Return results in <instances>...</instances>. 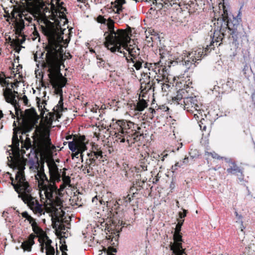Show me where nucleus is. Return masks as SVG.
<instances>
[{
  "instance_id": "nucleus-1",
  "label": "nucleus",
  "mask_w": 255,
  "mask_h": 255,
  "mask_svg": "<svg viewBox=\"0 0 255 255\" xmlns=\"http://www.w3.org/2000/svg\"><path fill=\"white\" fill-rule=\"evenodd\" d=\"M56 94L60 96V99L58 104L52 109V111L48 112L45 117V122L46 126H41L38 127V118H36L35 113L31 110H26L24 115L22 116V126L21 128H13V134L12 138L13 146H10L9 156L7 157L8 165L17 170L15 179L11 177V185L15 191L18 194V197L29 207L35 214L38 216L44 214L43 205L40 204L36 199L32 196V188L26 180L24 174V169L26 164V159L21 157L19 149V139L18 133L25 134L30 131L36 126L35 130L31 136L33 140L26 135L24 141H21L22 148L28 149L33 147L39 151L47 150L50 148L51 145L49 137V127L51 126L53 121L60 118L62 112L64 110L62 99V90L54 89Z\"/></svg>"
},
{
  "instance_id": "nucleus-2",
  "label": "nucleus",
  "mask_w": 255,
  "mask_h": 255,
  "mask_svg": "<svg viewBox=\"0 0 255 255\" xmlns=\"http://www.w3.org/2000/svg\"><path fill=\"white\" fill-rule=\"evenodd\" d=\"M219 7L221 10V16L218 17L214 23V31L210 36V39H212L210 44L207 45L205 49L198 47L190 52L186 51L183 52L181 60L183 65L186 68L185 71L195 67V63L197 61L201 60L203 55H206L209 50H211L214 49V47L212 46H214V44L216 46L221 45L227 29H229L231 31L230 34L232 35L234 40H238L239 37L238 28H240V26L238 24H234L233 28L231 27L228 22V10L225 5L224 0H223V3H219Z\"/></svg>"
},
{
  "instance_id": "nucleus-3",
  "label": "nucleus",
  "mask_w": 255,
  "mask_h": 255,
  "mask_svg": "<svg viewBox=\"0 0 255 255\" xmlns=\"http://www.w3.org/2000/svg\"><path fill=\"white\" fill-rule=\"evenodd\" d=\"M49 170L50 178L48 179L44 172V161L39 160L38 157L35 156L34 159H30L28 161V166L30 170L35 173V177L38 181V186L40 191L41 199H44L42 196H44L45 199L49 200L50 206L48 209L49 211L53 212V204L57 203L58 207L59 206L60 202L57 197L58 193L56 182L61 180V169H59L57 165L52 159H49L46 161ZM59 209V207H58Z\"/></svg>"
},
{
  "instance_id": "nucleus-4",
  "label": "nucleus",
  "mask_w": 255,
  "mask_h": 255,
  "mask_svg": "<svg viewBox=\"0 0 255 255\" xmlns=\"http://www.w3.org/2000/svg\"><path fill=\"white\" fill-rule=\"evenodd\" d=\"M108 26L111 34L107 38L106 47L112 52L123 53L127 62L132 63L136 70H139L142 67L143 61L139 56L140 50L137 46L129 44L130 30L118 29L114 31L112 21H110Z\"/></svg>"
},
{
  "instance_id": "nucleus-5",
  "label": "nucleus",
  "mask_w": 255,
  "mask_h": 255,
  "mask_svg": "<svg viewBox=\"0 0 255 255\" xmlns=\"http://www.w3.org/2000/svg\"><path fill=\"white\" fill-rule=\"evenodd\" d=\"M62 180L63 182V184L61 185L59 189H58L57 187L56 186L58 192L57 197L59 198L60 202L59 206L58 207H59V209L58 208V204H57V203H55V204H53V206L54 208V210L55 212H51L49 211L48 207L49 206H50V202L47 199H46L47 201V204L45 207L47 212L51 213V220L53 224V228H55L56 229H58L59 230L62 229V222L64 220L63 216L64 214V211L61 209L62 206V201L60 197V191H62L65 188L66 186L69 185L70 183V178L69 176H66V173L65 171L62 172Z\"/></svg>"
},
{
  "instance_id": "nucleus-6",
  "label": "nucleus",
  "mask_w": 255,
  "mask_h": 255,
  "mask_svg": "<svg viewBox=\"0 0 255 255\" xmlns=\"http://www.w3.org/2000/svg\"><path fill=\"white\" fill-rule=\"evenodd\" d=\"M131 125H133V123L127 122L124 120H119L113 125L115 129L114 136L115 140L117 142H124L127 141L129 143V138L131 136L134 139L135 137L138 136L137 132L133 133H130V128Z\"/></svg>"
},
{
  "instance_id": "nucleus-7",
  "label": "nucleus",
  "mask_w": 255,
  "mask_h": 255,
  "mask_svg": "<svg viewBox=\"0 0 255 255\" xmlns=\"http://www.w3.org/2000/svg\"><path fill=\"white\" fill-rule=\"evenodd\" d=\"M9 84L8 81L6 80L5 75L2 73H0V85L3 88L2 89V95L7 103H10L14 106L16 114L18 115V104L16 99L17 97V92L12 90L13 85H14V83L11 84V88L8 87Z\"/></svg>"
},
{
  "instance_id": "nucleus-8",
  "label": "nucleus",
  "mask_w": 255,
  "mask_h": 255,
  "mask_svg": "<svg viewBox=\"0 0 255 255\" xmlns=\"http://www.w3.org/2000/svg\"><path fill=\"white\" fill-rule=\"evenodd\" d=\"M33 14L27 9L19 10L15 16V14H13L14 27L16 34L19 36L22 35V31L25 26L24 20L30 23L33 19Z\"/></svg>"
},
{
  "instance_id": "nucleus-9",
  "label": "nucleus",
  "mask_w": 255,
  "mask_h": 255,
  "mask_svg": "<svg viewBox=\"0 0 255 255\" xmlns=\"http://www.w3.org/2000/svg\"><path fill=\"white\" fill-rule=\"evenodd\" d=\"M183 221L179 222L177 224L173 235L174 243L170 244V249L175 255H186L182 247V236L180 234Z\"/></svg>"
},
{
  "instance_id": "nucleus-10",
  "label": "nucleus",
  "mask_w": 255,
  "mask_h": 255,
  "mask_svg": "<svg viewBox=\"0 0 255 255\" xmlns=\"http://www.w3.org/2000/svg\"><path fill=\"white\" fill-rule=\"evenodd\" d=\"M202 105L198 101L196 96L187 97L183 101L182 107L184 110L194 115L195 119H199V115L201 114V107Z\"/></svg>"
},
{
  "instance_id": "nucleus-11",
  "label": "nucleus",
  "mask_w": 255,
  "mask_h": 255,
  "mask_svg": "<svg viewBox=\"0 0 255 255\" xmlns=\"http://www.w3.org/2000/svg\"><path fill=\"white\" fill-rule=\"evenodd\" d=\"M144 68H147L149 72V76L151 77H159V75L165 77L164 74V71L165 68H163L160 65V62L154 63H147L144 64Z\"/></svg>"
},
{
  "instance_id": "nucleus-12",
  "label": "nucleus",
  "mask_w": 255,
  "mask_h": 255,
  "mask_svg": "<svg viewBox=\"0 0 255 255\" xmlns=\"http://www.w3.org/2000/svg\"><path fill=\"white\" fill-rule=\"evenodd\" d=\"M99 200L101 204L106 205L107 207H113V205H116V201L112 198L111 192H106L103 194L102 196L100 195H96L92 199V202L96 203Z\"/></svg>"
},
{
  "instance_id": "nucleus-13",
  "label": "nucleus",
  "mask_w": 255,
  "mask_h": 255,
  "mask_svg": "<svg viewBox=\"0 0 255 255\" xmlns=\"http://www.w3.org/2000/svg\"><path fill=\"white\" fill-rule=\"evenodd\" d=\"M187 91L185 89H180L177 91L176 95L172 97V101L174 104L181 105L182 107L183 101L187 97Z\"/></svg>"
},
{
  "instance_id": "nucleus-14",
  "label": "nucleus",
  "mask_w": 255,
  "mask_h": 255,
  "mask_svg": "<svg viewBox=\"0 0 255 255\" xmlns=\"http://www.w3.org/2000/svg\"><path fill=\"white\" fill-rule=\"evenodd\" d=\"M69 149L74 152L77 150H86L87 147L85 143L82 141H70L68 143Z\"/></svg>"
},
{
  "instance_id": "nucleus-15",
  "label": "nucleus",
  "mask_w": 255,
  "mask_h": 255,
  "mask_svg": "<svg viewBox=\"0 0 255 255\" xmlns=\"http://www.w3.org/2000/svg\"><path fill=\"white\" fill-rule=\"evenodd\" d=\"M35 237V235L31 234L29 236L28 239L21 244V247L24 251H31V247L34 244V239Z\"/></svg>"
},
{
  "instance_id": "nucleus-16",
  "label": "nucleus",
  "mask_w": 255,
  "mask_h": 255,
  "mask_svg": "<svg viewBox=\"0 0 255 255\" xmlns=\"http://www.w3.org/2000/svg\"><path fill=\"white\" fill-rule=\"evenodd\" d=\"M42 243H44V244L45 246L46 255H54L55 250L54 248L51 245L52 243L51 240L49 239L48 237L46 236L44 239H43ZM58 254L59 252L57 251L56 255H58Z\"/></svg>"
},
{
  "instance_id": "nucleus-17",
  "label": "nucleus",
  "mask_w": 255,
  "mask_h": 255,
  "mask_svg": "<svg viewBox=\"0 0 255 255\" xmlns=\"http://www.w3.org/2000/svg\"><path fill=\"white\" fill-rule=\"evenodd\" d=\"M97 20L98 22L103 23V24H106L108 26V28L109 29V32H105V34H104L106 36V37H105L106 41L105 42V46H106V44L107 43V38L111 34V30H110V29L109 28L108 24H109V22H110V21H112L113 22V25L114 26L115 22H114V20H112L111 18H109L108 20H107L106 18H105L104 17V16H102V15H99V16H98ZM114 30L115 31L114 29Z\"/></svg>"
},
{
  "instance_id": "nucleus-18",
  "label": "nucleus",
  "mask_w": 255,
  "mask_h": 255,
  "mask_svg": "<svg viewBox=\"0 0 255 255\" xmlns=\"http://www.w3.org/2000/svg\"><path fill=\"white\" fill-rule=\"evenodd\" d=\"M97 20L98 22L103 23V24H106L108 26V28L109 29V32H105V34H104L106 36V37H105L106 41L105 42V46H106V44L107 43V38L111 34V30H110V29L109 28L108 24H109V22H110V21H112L113 22V25L114 26L115 22H114V20H112L111 18H109L108 20H107L106 18H105L104 17V16H102V15H99V16H98ZM114 30L115 31L114 29Z\"/></svg>"
},
{
  "instance_id": "nucleus-19",
  "label": "nucleus",
  "mask_w": 255,
  "mask_h": 255,
  "mask_svg": "<svg viewBox=\"0 0 255 255\" xmlns=\"http://www.w3.org/2000/svg\"><path fill=\"white\" fill-rule=\"evenodd\" d=\"M162 79H159L157 78L156 81L157 82V84L161 87V90L163 92H167L169 89L171 87L172 85L171 83H169L168 79H165L164 76H162Z\"/></svg>"
},
{
  "instance_id": "nucleus-20",
  "label": "nucleus",
  "mask_w": 255,
  "mask_h": 255,
  "mask_svg": "<svg viewBox=\"0 0 255 255\" xmlns=\"http://www.w3.org/2000/svg\"><path fill=\"white\" fill-rule=\"evenodd\" d=\"M94 153H88V156L89 157V162L90 163H89V165L95 166L96 164V159H94V157L93 156H96V158L98 159L99 160H102V158L103 157V155H101V153L100 151H95Z\"/></svg>"
},
{
  "instance_id": "nucleus-21",
  "label": "nucleus",
  "mask_w": 255,
  "mask_h": 255,
  "mask_svg": "<svg viewBox=\"0 0 255 255\" xmlns=\"http://www.w3.org/2000/svg\"><path fill=\"white\" fill-rule=\"evenodd\" d=\"M147 106V102L143 99H139L136 104L133 105V108L135 111H142Z\"/></svg>"
},
{
  "instance_id": "nucleus-22",
  "label": "nucleus",
  "mask_w": 255,
  "mask_h": 255,
  "mask_svg": "<svg viewBox=\"0 0 255 255\" xmlns=\"http://www.w3.org/2000/svg\"><path fill=\"white\" fill-rule=\"evenodd\" d=\"M234 84L233 80L230 78L228 79L226 84L222 85L224 92H229L231 91L233 89Z\"/></svg>"
},
{
  "instance_id": "nucleus-23",
  "label": "nucleus",
  "mask_w": 255,
  "mask_h": 255,
  "mask_svg": "<svg viewBox=\"0 0 255 255\" xmlns=\"http://www.w3.org/2000/svg\"><path fill=\"white\" fill-rule=\"evenodd\" d=\"M130 201L131 197L129 195H128L127 196L122 197L118 201H116V203L117 205H124L126 206Z\"/></svg>"
},
{
  "instance_id": "nucleus-24",
  "label": "nucleus",
  "mask_w": 255,
  "mask_h": 255,
  "mask_svg": "<svg viewBox=\"0 0 255 255\" xmlns=\"http://www.w3.org/2000/svg\"><path fill=\"white\" fill-rule=\"evenodd\" d=\"M126 3L125 0H116L114 7L117 8V13H120L123 9V5Z\"/></svg>"
},
{
  "instance_id": "nucleus-25",
  "label": "nucleus",
  "mask_w": 255,
  "mask_h": 255,
  "mask_svg": "<svg viewBox=\"0 0 255 255\" xmlns=\"http://www.w3.org/2000/svg\"><path fill=\"white\" fill-rule=\"evenodd\" d=\"M233 166L227 169V171L229 173L236 174L237 173H240L242 174L240 169L237 166V165L234 163L232 162Z\"/></svg>"
},
{
  "instance_id": "nucleus-26",
  "label": "nucleus",
  "mask_w": 255,
  "mask_h": 255,
  "mask_svg": "<svg viewBox=\"0 0 255 255\" xmlns=\"http://www.w3.org/2000/svg\"><path fill=\"white\" fill-rule=\"evenodd\" d=\"M31 224V226L32 227L33 231L36 234H38L41 232V229L38 227L37 225V223L33 220L31 223H30Z\"/></svg>"
},
{
  "instance_id": "nucleus-27",
  "label": "nucleus",
  "mask_w": 255,
  "mask_h": 255,
  "mask_svg": "<svg viewBox=\"0 0 255 255\" xmlns=\"http://www.w3.org/2000/svg\"><path fill=\"white\" fill-rule=\"evenodd\" d=\"M85 150H77L76 151H74V153H73L72 155V159H73L75 157L78 158L79 157V155H80L81 158L82 162H83V158L82 153Z\"/></svg>"
},
{
  "instance_id": "nucleus-28",
  "label": "nucleus",
  "mask_w": 255,
  "mask_h": 255,
  "mask_svg": "<svg viewBox=\"0 0 255 255\" xmlns=\"http://www.w3.org/2000/svg\"><path fill=\"white\" fill-rule=\"evenodd\" d=\"M117 252V250L113 247H109L108 249H105V253L107 255H115L114 253Z\"/></svg>"
},
{
  "instance_id": "nucleus-29",
  "label": "nucleus",
  "mask_w": 255,
  "mask_h": 255,
  "mask_svg": "<svg viewBox=\"0 0 255 255\" xmlns=\"http://www.w3.org/2000/svg\"><path fill=\"white\" fill-rule=\"evenodd\" d=\"M37 104H38L39 108L40 107L41 109H45V110H46L47 112L48 111V110H47L46 108H45V105H46L45 101L43 100L40 103V99H38V101H37Z\"/></svg>"
},
{
  "instance_id": "nucleus-30",
  "label": "nucleus",
  "mask_w": 255,
  "mask_h": 255,
  "mask_svg": "<svg viewBox=\"0 0 255 255\" xmlns=\"http://www.w3.org/2000/svg\"><path fill=\"white\" fill-rule=\"evenodd\" d=\"M22 216L24 218H25L29 223H31L32 221L34 220L30 216L28 215L27 212H24L22 213Z\"/></svg>"
},
{
  "instance_id": "nucleus-31",
  "label": "nucleus",
  "mask_w": 255,
  "mask_h": 255,
  "mask_svg": "<svg viewBox=\"0 0 255 255\" xmlns=\"http://www.w3.org/2000/svg\"><path fill=\"white\" fill-rule=\"evenodd\" d=\"M235 215H236V216L237 217L238 220L239 221H240L241 222V226H242V227H241V231H243V229H244V227H243V222L242 221V215H239L237 212H235Z\"/></svg>"
},
{
  "instance_id": "nucleus-32",
  "label": "nucleus",
  "mask_w": 255,
  "mask_h": 255,
  "mask_svg": "<svg viewBox=\"0 0 255 255\" xmlns=\"http://www.w3.org/2000/svg\"><path fill=\"white\" fill-rule=\"evenodd\" d=\"M206 154L207 155H211L214 158H217V159L222 158V157H221L218 154H217L216 153H215L214 152H207L206 153Z\"/></svg>"
},
{
  "instance_id": "nucleus-33",
  "label": "nucleus",
  "mask_w": 255,
  "mask_h": 255,
  "mask_svg": "<svg viewBox=\"0 0 255 255\" xmlns=\"http://www.w3.org/2000/svg\"><path fill=\"white\" fill-rule=\"evenodd\" d=\"M93 166H91L90 165H89V167L88 166H85L84 169H83V171H86L87 173H89L91 174V171L93 169Z\"/></svg>"
},
{
  "instance_id": "nucleus-34",
  "label": "nucleus",
  "mask_w": 255,
  "mask_h": 255,
  "mask_svg": "<svg viewBox=\"0 0 255 255\" xmlns=\"http://www.w3.org/2000/svg\"><path fill=\"white\" fill-rule=\"evenodd\" d=\"M249 66L247 64H246L244 66V67L243 69V73L246 77H247V72L249 71Z\"/></svg>"
},
{
  "instance_id": "nucleus-35",
  "label": "nucleus",
  "mask_w": 255,
  "mask_h": 255,
  "mask_svg": "<svg viewBox=\"0 0 255 255\" xmlns=\"http://www.w3.org/2000/svg\"><path fill=\"white\" fill-rule=\"evenodd\" d=\"M95 151H100V152L101 153V155H103V152H102V150L98 147V146H93V151L90 153L94 154L95 152H96Z\"/></svg>"
},
{
  "instance_id": "nucleus-36",
  "label": "nucleus",
  "mask_w": 255,
  "mask_h": 255,
  "mask_svg": "<svg viewBox=\"0 0 255 255\" xmlns=\"http://www.w3.org/2000/svg\"><path fill=\"white\" fill-rule=\"evenodd\" d=\"M60 250L62 252V255H67V253L65 252V250H67V247L66 246L62 245L60 247Z\"/></svg>"
},
{
  "instance_id": "nucleus-37",
  "label": "nucleus",
  "mask_w": 255,
  "mask_h": 255,
  "mask_svg": "<svg viewBox=\"0 0 255 255\" xmlns=\"http://www.w3.org/2000/svg\"><path fill=\"white\" fill-rule=\"evenodd\" d=\"M183 211V213L180 212L179 213V217L180 218H184L186 216V211L185 210H184Z\"/></svg>"
},
{
  "instance_id": "nucleus-38",
  "label": "nucleus",
  "mask_w": 255,
  "mask_h": 255,
  "mask_svg": "<svg viewBox=\"0 0 255 255\" xmlns=\"http://www.w3.org/2000/svg\"><path fill=\"white\" fill-rule=\"evenodd\" d=\"M40 240L41 239H39V241L40 242V243H41V249H40V251L42 253H43L44 252V249H45V247H44V243H41L40 242Z\"/></svg>"
},
{
  "instance_id": "nucleus-39",
  "label": "nucleus",
  "mask_w": 255,
  "mask_h": 255,
  "mask_svg": "<svg viewBox=\"0 0 255 255\" xmlns=\"http://www.w3.org/2000/svg\"><path fill=\"white\" fill-rule=\"evenodd\" d=\"M22 99H23V102H24V104L25 105L27 104L28 99H27L26 96L25 95L23 96Z\"/></svg>"
},
{
  "instance_id": "nucleus-40",
  "label": "nucleus",
  "mask_w": 255,
  "mask_h": 255,
  "mask_svg": "<svg viewBox=\"0 0 255 255\" xmlns=\"http://www.w3.org/2000/svg\"><path fill=\"white\" fill-rule=\"evenodd\" d=\"M140 167L141 168V170L145 171L147 170V166L144 165H140Z\"/></svg>"
},
{
  "instance_id": "nucleus-41",
  "label": "nucleus",
  "mask_w": 255,
  "mask_h": 255,
  "mask_svg": "<svg viewBox=\"0 0 255 255\" xmlns=\"http://www.w3.org/2000/svg\"><path fill=\"white\" fill-rule=\"evenodd\" d=\"M90 163V162H89V159H87L86 162V165H85V166L89 167Z\"/></svg>"
},
{
  "instance_id": "nucleus-42",
  "label": "nucleus",
  "mask_w": 255,
  "mask_h": 255,
  "mask_svg": "<svg viewBox=\"0 0 255 255\" xmlns=\"http://www.w3.org/2000/svg\"><path fill=\"white\" fill-rule=\"evenodd\" d=\"M33 34L34 36H39V34L37 31H34L33 32Z\"/></svg>"
},
{
  "instance_id": "nucleus-43",
  "label": "nucleus",
  "mask_w": 255,
  "mask_h": 255,
  "mask_svg": "<svg viewBox=\"0 0 255 255\" xmlns=\"http://www.w3.org/2000/svg\"><path fill=\"white\" fill-rule=\"evenodd\" d=\"M162 155L164 158H166L168 156V154L165 153V152H164Z\"/></svg>"
},
{
  "instance_id": "nucleus-44",
  "label": "nucleus",
  "mask_w": 255,
  "mask_h": 255,
  "mask_svg": "<svg viewBox=\"0 0 255 255\" xmlns=\"http://www.w3.org/2000/svg\"><path fill=\"white\" fill-rule=\"evenodd\" d=\"M179 166V165H178V162H177V163H176L175 164V165H174V166H172V168H174V167H177V166Z\"/></svg>"
},
{
  "instance_id": "nucleus-45",
  "label": "nucleus",
  "mask_w": 255,
  "mask_h": 255,
  "mask_svg": "<svg viewBox=\"0 0 255 255\" xmlns=\"http://www.w3.org/2000/svg\"><path fill=\"white\" fill-rule=\"evenodd\" d=\"M3 116V114L1 111H0V118H1Z\"/></svg>"
},
{
  "instance_id": "nucleus-46",
  "label": "nucleus",
  "mask_w": 255,
  "mask_h": 255,
  "mask_svg": "<svg viewBox=\"0 0 255 255\" xmlns=\"http://www.w3.org/2000/svg\"><path fill=\"white\" fill-rule=\"evenodd\" d=\"M34 60L35 61H36V60H37V56H36V55H34Z\"/></svg>"
},
{
  "instance_id": "nucleus-47",
  "label": "nucleus",
  "mask_w": 255,
  "mask_h": 255,
  "mask_svg": "<svg viewBox=\"0 0 255 255\" xmlns=\"http://www.w3.org/2000/svg\"><path fill=\"white\" fill-rule=\"evenodd\" d=\"M145 248H147V243L146 242H145Z\"/></svg>"
},
{
  "instance_id": "nucleus-48",
  "label": "nucleus",
  "mask_w": 255,
  "mask_h": 255,
  "mask_svg": "<svg viewBox=\"0 0 255 255\" xmlns=\"http://www.w3.org/2000/svg\"><path fill=\"white\" fill-rule=\"evenodd\" d=\"M164 159H165V158L162 156V157H161V161H163L164 160Z\"/></svg>"
},
{
  "instance_id": "nucleus-49",
  "label": "nucleus",
  "mask_w": 255,
  "mask_h": 255,
  "mask_svg": "<svg viewBox=\"0 0 255 255\" xmlns=\"http://www.w3.org/2000/svg\"><path fill=\"white\" fill-rule=\"evenodd\" d=\"M111 230H118L119 229L118 228L113 229L112 227H111Z\"/></svg>"
},
{
  "instance_id": "nucleus-50",
  "label": "nucleus",
  "mask_w": 255,
  "mask_h": 255,
  "mask_svg": "<svg viewBox=\"0 0 255 255\" xmlns=\"http://www.w3.org/2000/svg\"><path fill=\"white\" fill-rule=\"evenodd\" d=\"M177 206L178 207L179 202L178 201H176Z\"/></svg>"
},
{
  "instance_id": "nucleus-51",
  "label": "nucleus",
  "mask_w": 255,
  "mask_h": 255,
  "mask_svg": "<svg viewBox=\"0 0 255 255\" xmlns=\"http://www.w3.org/2000/svg\"><path fill=\"white\" fill-rule=\"evenodd\" d=\"M154 2H156V0H153V3H154Z\"/></svg>"
},
{
  "instance_id": "nucleus-52",
  "label": "nucleus",
  "mask_w": 255,
  "mask_h": 255,
  "mask_svg": "<svg viewBox=\"0 0 255 255\" xmlns=\"http://www.w3.org/2000/svg\"><path fill=\"white\" fill-rule=\"evenodd\" d=\"M93 157H94V159H96H96H97L96 158V156H93Z\"/></svg>"
},
{
  "instance_id": "nucleus-53",
  "label": "nucleus",
  "mask_w": 255,
  "mask_h": 255,
  "mask_svg": "<svg viewBox=\"0 0 255 255\" xmlns=\"http://www.w3.org/2000/svg\"><path fill=\"white\" fill-rule=\"evenodd\" d=\"M138 128V129H140V128L138 127V128Z\"/></svg>"
}]
</instances>
